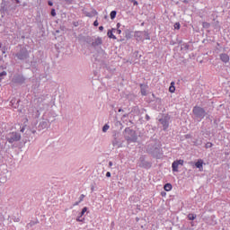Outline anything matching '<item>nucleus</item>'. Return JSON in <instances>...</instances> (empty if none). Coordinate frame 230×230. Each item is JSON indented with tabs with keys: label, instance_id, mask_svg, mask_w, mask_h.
<instances>
[{
	"label": "nucleus",
	"instance_id": "nucleus-1",
	"mask_svg": "<svg viewBox=\"0 0 230 230\" xmlns=\"http://www.w3.org/2000/svg\"><path fill=\"white\" fill-rule=\"evenodd\" d=\"M124 137L128 144L137 142V133H136V130L131 129L130 128H125Z\"/></svg>",
	"mask_w": 230,
	"mask_h": 230
},
{
	"label": "nucleus",
	"instance_id": "nucleus-19",
	"mask_svg": "<svg viewBox=\"0 0 230 230\" xmlns=\"http://www.w3.org/2000/svg\"><path fill=\"white\" fill-rule=\"evenodd\" d=\"M7 181H8V178L6 177V175L0 176V182L2 184H4V182H6Z\"/></svg>",
	"mask_w": 230,
	"mask_h": 230
},
{
	"label": "nucleus",
	"instance_id": "nucleus-10",
	"mask_svg": "<svg viewBox=\"0 0 230 230\" xmlns=\"http://www.w3.org/2000/svg\"><path fill=\"white\" fill-rule=\"evenodd\" d=\"M219 57H220V60L225 64H227V62H229V55L226 53H222L219 55Z\"/></svg>",
	"mask_w": 230,
	"mask_h": 230
},
{
	"label": "nucleus",
	"instance_id": "nucleus-38",
	"mask_svg": "<svg viewBox=\"0 0 230 230\" xmlns=\"http://www.w3.org/2000/svg\"><path fill=\"white\" fill-rule=\"evenodd\" d=\"M97 13H98V12H97L96 10L93 9V10L92 11V15H96Z\"/></svg>",
	"mask_w": 230,
	"mask_h": 230
},
{
	"label": "nucleus",
	"instance_id": "nucleus-56",
	"mask_svg": "<svg viewBox=\"0 0 230 230\" xmlns=\"http://www.w3.org/2000/svg\"><path fill=\"white\" fill-rule=\"evenodd\" d=\"M21 132H24V129H22Z\"/></svg>",
	"mask_w": 230,
	"mask_h": 230
},
{
	"label": "nucleus",
	"instance_id": "nucleus-33",
	"mask_svg": "<svg viewBox=\"0 0 230 230\" xmlns=\"http://www.w3.org/2000/svg\"><path fill=\"white\" fill-rule=\"evenodd\" d=\"M131 3H133L134 6H137L138 3L136 0H130Z\"/></svg>",
	"mask_w": 230,
	"mask_h": 230
},
{
	"label": "nucleus",
	"instance_id": "nucleus-22",
	"mask_svg": "<svg viewBox=\"0 0 230 230\" xmlns=\"http://www.w3.org/2000/svg\"><path fill=\"white\" fill-rule=\"evenodd\" d=\"M87 213V207H84L82 211L80 212V217H84Z\"/></svg>",
	"mask_w": 230,
	"mask_h": 230
},
{
	"label": "nucleus",
	"instance_id": "nucleus-37",
	"mask_svg": "<svg viewBox=\"0 0 230 230\" xmlns=\"http://www.w3.org/2000/svg\"><path fill=\"white\" fill-rule=\"evenodd\" d=\"M214 26H215L216 29H218V28H219V26H218V21H217V22L214 23Z\"/></svg>",
	"mask_w": 230,
	"mask_h": 230
},
{
	"label": "nucleus",
	"instance_id": "nucleus-42",
	"mask_svg": "<svg viewBox=\"0 0 230 230\" xmlns=\"http://www.w3.org/2000/svg\"><path fill=\"white\" fill-rule=\"evenodd\" d=\"M106 177H111V172H106Z\"/></svg>",
	"mask_w": 230,
	"mask_h": 230
},
{
	"label": "nucleus",
	"instance_id": "nucleus-23",
	"mask_svg": "<svg viewBox=\"0 0 230 230\" xmlns=\"http://www.w3.org/2000/svg\"><path fill=\"white\" fill-rule=\"evenodd\" d=\"M202 26H203V28H210V26H211V23H209V22H204L203 23H202Z\"/></svg>",
	"mask_w": 230,
	"mask_h": 230
},
{
	"label": "nucleus",
	"instance_id": "nucleus-53",
	"mask_svg": "<svg viewBox=\"0 0 230 230\" xmlns=\"http://www.w3.org/2000/svg\"><path fill=\"white\" fill-rule=\"evenodd\" d=\"M183 3H186V4H187V3H188V0H184Z\"/></svg>",
	"mask_w": 230,
	"mask_h": 230
},
{
	"label": "nucleus",
	"instance_id": "nucleus-2",
	"mask_svg": "<svg viewBox=\"0 0 230 230\" xmlns=\"http://www.w3.org/2000/svg\"><path fill=\"white\" fill-rule=\"evenodd\" d=\"M147 152L152 154L154 157H159V154H161V149L159 148V144L151 143L147 146Z\"/></svg>",
	"mask_w": 230,
	"mask_h": 230
},
{
	"label": "nucleus",
	"instance_id": "nucleus-54",
	"mask_svg": "<svg viewBox=\"0 0 230 230\" xmlns=\"http://www.w3.org/2000/svg\"><path fill=\"white\" fill-rule=\"evenodd\" d=\"M86 15H87V17H91V14H89V13H88V14H86Z\"/></svg>",
	"mask_w": 230,
	"mask_h": 230
},
{
	"label": "nucleus",
	"instance_id": "nucleus-27",
	"mask_svg": "<svg viewBox=\"0 0 230 230\" xmlns=\"http://www.w3.org/2000/svg\"><path fill=\"white\" fill-rule=\"evenodd\" d=\"M13 222H21V217H13Z\"/></svg>",
	"mask_w": 230,
	"mask_h": 230
},
{
	"label": "nucleus",
	"instance_id": "nucleus-44",
	"mask_svg": "<svg viewBox=\"0 0 230 230\" xmlns=\"http://www.w3.org/2000/svg\"><path fill=\"white\" fill-rule=\"evenodd\" d=\"M81 201H76L75 203H74V206H78V204H80Z\"/></svg>",
	"mask_w": 230,
	"mask_h": 230
},
{
	"label": "nucleus",
	"instance_id": "nucleus-14",
	"mask_svg": "<svg viewBox=\"0 0 230 230\" xmlns=\"http://www.w3.org/2000/svg\"><path fill=\"white\" fill-rule=\"evenodd\" d=\"M112 145L113 146H121V144H119V140H118V138L116 137V135H115V137H114V140L112 141Z\"/></svg>",
	"mask_w": 230,
	"mask_h": 230
},
{
	"label": "nucleus",
	"instance_id": "nucleus-17",
	"mask_svg": "<svg viewBox=\"0 0 230 230\" xmlns=\"http://www.w3.org/2000/svg\"><path fill=\"white\" fill-rule=\"evenodd\" d=\"M202 164H204V162L202 160H199L196 164L195 166L196 168H199L200 170V168H202Z\"/></svg>",
	"mask_w": 230,
	"mask_h": 230
},
{
	"label": "nucleus",
	"instance_id": "nucleus-7",
	"mask_svg": "<svg viewBox=\"0 0 230 230\" xmlns=\"http://www.w3.org/2000/svg\"><path fill=\"white\" fill-rule=\"evenodd\" d=\"M170 119L171 118L169 115H164L163 118L159 119V122L164 127V130H166L168 127H170Z\"/></svg>",
	"mask_w": 230,
	"mask_h": 230
},
{
	"label": "nucleus",
	"instance_id": "nucleus-6",
	"mask_svg": "<svg viewBox=\"0 0 230 230\" xmlns=\"http://www.w3.org/2000/svg\"><path fill=\"white\" fill-rule=\"evenodd\" d=\"M15 57L18 60H26V58L30 57V54L26 49H22L18 53H16Z\"/></svg>",
	"mask_w": 230,
	"mask_h": 230
},
{
	"label": "nucleus",
	"instance_id": "nucleus-45",
	"mask_svg": "<svg viewBox=\"0 0 230 230\" xmlns=\"http://www.w3.org/2000/svg\"><path fill=\"white\" fill-rule=\"evenodd\" d=\"M15 2L17 3V4H21V1H19V0H15Z\"/></svg>",
	"mask_w": 230,
	"mask_h": 230
},
{
	"label": "nucleus",
	"instance_id": "nucleus-13",
	"mask_svg": "<svg viewBox=\"0 0 230 230\" xmlns=\"http://www.w3.org/2000/svg\"><path fill=\"white\" fill-rule=\"evenodd\" d=\"M112 31H114L109 30L108 32H107V35H108L109 39H113L114 40H116L117 38H116V36L112 33Z\"/></svg>",
	"mask_w": 230,
	"mask_h": 230
},
{
	"label": "nucleus",
	"instance_id": "nucleus-3",
	"mask_svg": "<svg viewBox=\"0 0 230 230\" xmlns=\"http://www.w3.org/2000/svg\"><path fill=\"white\" fill-rule=\"evenodd\" d=\"M6 141L8 143H17V141H21V133L19 132H10L5 137Z\"/></svg>",
	"mask_w": 230,
	"mask_h": 230
},
{
	"label": "nucleus",
	"instance_id": "nucleus-11",
	"mask_svg": "<svg viewBox=\"0 0 230 230\" xmlns=\"http://www.w3.org/2000/svg\"><path fill=\"white\" fill-rule=\"evenodd\" d=\"M141 94L142 96H146V89H148V85L146 84H140Z\"/></svg>",
	"mask_w": 230,
	"mask_h": 230
},
{
	"label": "nucleus",
	"instance_id": "nucleus-34",
	"mask_svg": "<svg viewBox=\"0 0 230 230\" xmlns=\"http://www.w3.org/2000/svg\"><path fill=\"white\" fill-rule=\"evenodd\" d=\"M84 199H85V195H84V194H82L81 196H80V198H79V201H83L84 200Z\"/></svg>",
	"mask_w": 230,
	"mask_h": 230
},
{
	"label": "nucleus",
	"instance_id": "nucleus-9",
	"mask_svg": "<svg viewBox=\"0 0 230 230\" xmlns=\"http://www.w3.org/2000/svg\"><path fill=\"white\" fill-rule=\"evenodd\" d=\"M179 166H184V160H176L172 163V172H179Z\"/></svg>",
	"mask_w": 230,
	"mask_h": 230
},
{
	"label": "nucleus",
	"instance_id": "nucleus-48",
	"mask_svg": "<svg viewBox=\"0 0 230 230\" xmlns=\"http://www.w3.org/2000/svg\"><path fill=\"white\" fill-rule=\"evenodd\" d=\"M128 115V114H124L123 115V118H127Z\"/></svg>",
	"mask_w": 230,
	"mask_h": 230
},
{
	"label": "nucleus",
	"instance_id": "nucleus-43",
	"mask_svg": "<svg viewBox=\"0 0 230 230\" xmlns=\"http://www.w3.org/2000/svg\"><path fill=\"white\" fill-rule=\"evenodd\" d=\"M100 31H103V26L99 27Z\"/></svg>",
	"mask_w": 230,
	"mask_h": 230
},
{
	"label": "nucleus",
	"instance_id": "nucleus-8",
	"mask_svg": "<svg viewBox=\"0 0 230 230\" xmlns=\"http://www.w3.org/2000/svg\"><path fill=\"white\" fill-rule=\"evenodd\" d=\"M46 128H49V120L43 119L38 125V130H46Z\"/></svg>",
	"mask_w": 230,
	"mask_h": 230
},
{
	"label": "nucleus",
	"instance_id": "nucleus-29",
	"mask_svg": "<svg viewBox=\"0 0 230 230\" xmlns=\"http://www.w3.org/2000/svg\"><path fill=\"white\" fill-rule=\"evenodd\" d=\"M3 76H6V71H3L0 73V81L3 80Z\"/></svg>",
	"mask_w": 230,
	"mask_h": 230
},
{
	"label": "nucleus",
	"instance_id": "nucleus-57",
	"mask_svg": "<svg viewBox=\"0 0 230 230\" xmlns=\"http://www.w3.org/2000/svg\"><path fill=\"white\" fill-rule=\"evenodd\" d=\"M123 40H119V42H122Z\"/></svg>",
	"mask_w": 230,
	"mask_h": 230
},
{
	"label": "nucleus",
	"instance_id": "nucleus-12",
	"mask_svg": "<svg viewBox=\"0 0 230 230\" xmlns=\"http://www.w3.org/2000/svg\"><path fill=\"white\" fill-rule=\"evenodd\" d=\"M46 100H49V95H41L40 97H39L38 102L40 103H42L46 102Z\"/></svg>",
	"mask_w": 230,
	"mask_h": 230
},
{
	"label": "nucleus",
	"instance_id": "nucleus-52",
	"mask_svg": "<svg viewBox=\"0 0 230 230\" xmlns=\"http://www.w3.org/2000/svg\"><path fill=\"white\" fill-rule=\"evenodd\" d=\"M66 3H71V0H66Z\"/></svg>",
	"mask_w": 230,
	"mask_h": 230
},
{
	"label": "nucleus",
	"instance_id": "nucleus-5",
	"mask_svg": "<svg viewBox=\"0 0 230 230\" xmlns=\"http://www.w3.org/2000/svg\"><path fill=\"white\" fill-rule=\"evenodd\" d=\"M87 44H90L93 48H96L97 46H102V38H96L95 40H93L91 38H86Z\"/></svg>",
	"mask_w": 230,
	"mask_h": 230
},
{
	"label": "nucleus",
	"instance_id": "nucleus-35",
	"mask_svg": "<svg viewBox=\"0 0 230 230\" xmlns=\"http://www.w3.org/2000/svg\"><path fill=\"white\" fill-rule=\"evenodd\" d=\"M148 165H149V164H141L139 166H141V168H146V166H148Z\"/></svg>",
	"mask_w": 230,
	"mask_h": 230
},
{
	"label": "nucleus",
	"instance_id": "nucleus-4",
	"mask_svg": "<svg viewBox=\"0 0 230 230\" xmlns=\"http://www.w3.org/2000/svg\"><path fill=\"white\" fill-rule=\"evenodd\" d=\"M192 112L194 116L199 119H204V118H206V114H208L204 108H200L199 106H195L192 110Z\"/></svg>",
	"mask_w": 230,
	"mask_h": 230
},
{
	"label": "nucleus",
	"instance_id": "nucleus-21",
	"mask_svg": "<svg viewBox=\"0 0 230 230\" xmlns=\"http://www.w3.org/2000/svg\"><path fill=\"white\" fill-rule=\"evenodd\" d=\"M188 218H189V220H195V218H197V215H195V214H189L188 215Z\"/></svg>",
	"mask_w": 230,
	"mask_h": 230
},
{
	"label": "nucleus",
	"instance_id": "nucleus-41",
	"mask_svg": "<svg viewBox=\"0 0 230 230\" xmlns=\"http://www.w3.org/2000/svg\"><path fill=\"white\" fill-rule=\"evenodd\" d=\"M146 121L150 120V116L146 115Z\"/></svg>",
	"mask_w": 230,
	"mask_h": 230
},
{
	"label": "nucleus",
	"instance_id": "nucleus-51",
	"mask_svg": "<svg viewBox=\"0 0 230 230\" xmlns=\"http://www.w3.org/2000/svg\"><path fill=\"white\" fill-rule=\"evenodd\" d=\"M37 112H38L37 118H39V116L40 115V113H39V111H37Z\"/></svg>",
	"mask_w": 230,
	"mask_h": 230
},
{
	"label": "nucleus",
	"instance_id": "nucleus-36",
	"mask_svg": "<svg viewBox=\"0 0 230 230\" xmlns=\"http://www.w3.org/2000/svg\"><path fill=\"white\" fill-rule=\"evenodd\" d=\"M116 125H117V127H120V128H121V127H122V124H121L120 121H117V122H116Z\"/></svg>",
	"mask_w": 230,
	"mask_h": 230
},
{
	"label": "nucleus",
	"instance_id": "nucleus-25",
	"mask_svg": "<svg viewBox=\"0 0 230 230\" xmlns=\"http://www.w3.org/2000/svg\"><path fill=\"white\" fill-rule=\"evenodd\" d=\"M116 11H111L110 14L111 19H116Z\"/></svg>",
	"mask_w": 230,
	"mask_h": 230
},
{
	"label": "nucleus",
	"instance_id": "nucleus-26",
	"mask_svg": "<svg viewBox=\"0 0 230 230\" xmlns=\"http://www.w3.org/2000/svg\"><path fill=\"white\" fill-rule=\"evenodd\" d=\"M174 30H181V23L179 22L174 23Z\"/></svg>",
	"mask_w": 230,
	"mask_h": 230
},
{
	"label": "nucleus",
	"instance_id": "nucleus-32",
	"mask_svg": "<svg viewBox=\"0 0 230 230\" xmlns=\"http://www.w3.org/2000/svg\"><path fill=\"white\" fill-rule=\"evenodd\" d=\"M82 217H78L77 218H76V222H84V218H82Z\"/></svg>",
	"mask_w": 230,
	"mask_h": 230
},
{
	"label": "nucleus",
	"instance_id": "nucleus-28",
	"mask_svg": "<svg viewBox=\"0 0 230 230\" xmlns=\"http://www.w3.org/2000/svg\"><path fill=\"white\" fill-rule=\"evenodd\" d=\"M112 31H114V33H118V35H121V30L119 29H112Z\"/></svg>",
	"mask_w": 230,
	"mask_h": 230
},
{
	"label": "nucleus",
	"instance_id": "nucleus-15",
	"mask_svg": "<svg viewBox=\"0 0 230 230\" xmlns=\"http://www.w3.org/2000/svg\"><path fill=\"white\" fill-rule=\"evenodd\" d=\"M36 224H39V222L38 221H31L30 223L27 224L26 227H27V229H30L33 226H36Z\"/></svg>",
	"mask_w": 230,
	"mask_h": 230
},
{
	"label": "nucleus",
	"instance_id": "nucleus-30",
	"mask_svg": "<svg viewBox=\"0 0 230 230\" xmlns=\"http://www.w3.org/2000/svg\"><path fill=\"white\" fill-rule=\"evenodd\" d=\"M213 146V144L211 142H208L205 146V148H211Z\"/></svg>",
	"mask_w": 230,
	"mask_h": 230
},
{
	"label": "nucleus",
	"instance_id": "nucleus-47",
	"mask_svg": "<svg viewBox=\"0 0 230 230\" xmlns=\"http://www.w3.org/2000/svg\"><path fill=\"white\" fill-rule=\"evenodd\" d=\"M109 166H112V162H109Z\"/></svg>",
	"mask_w": 230,
	"mask_h": 230
},
{
	"label": "nucleus",
	"instance_id": "nucleus-50",
	"mask_svg": "<svg viewBox=\"0 0 230 230\" xmlns=\"http://www.w3.org/2000/svg\"><path fill=\"white\" fill-rule=\"evenodd\" d=\"M119 26H121V24L118 23V24H117V28H119Z\"/></svg>",
	"mask_w": 230,
	"mask_h": 230
},
{
	"label": "nucleus",
	"instance_id": "nucleus-24",
	"mask_svg": "<svg viewBox=\"0 0 230 230\" xmlns=\"http://www.w3.org/2000/svg\"><path fill=\"white\" fill-rule=\"evenodd\" d=\"M109 128H111V127L109 126V124H105L102 127V132H107V130H109Z\"/></svg>",
	"mask_w": 230,
	"mask_h": 230
},
{
	"label": "nucleus",
	"instance_id": "nucleus-18",
	"mask_svg": "<svg viewBox=\"0 0 230 230\" xmlns=\"http://www.w3.org/2000/svg\"><path fill=\"white\" fill-rule=\"evenodd\" d=\"M164 190L165 191H172V184L171 183H166L164 187Z\"/></svg>",
	"mask_w": 230,
	"mask_h": 230
},
{
	"label": "nucleus",
	"instance_id": "nucleus-20",
	"mask_svg": "<svg viewBox=\"0 0 230 230\" xmlns=\"http://www.w3.org/2000/svg\"><path fill=\"white\" fill-rule=\"evenodd\" d=\"M181 49H183L184 51H188V49H190V45L184 43L181 45Z\"/></svg>",
	"mask_w": 230,
	"mask_h": 230
},
{
	"label": "nucleus",
	"instance_id": "nucleus-39",
	"mask_svg": "<svg viewBox=\"0 0 230 230\" xmlns=\"http://www.w3.org/2000/svg\"><path fill=\"white\" fill-rule=\"evenodd\" d=\"M98 24H100V23L98 22V20H96V21L93 22V26H98Z\"/></svg>",
	"mask_w": 230,
	"mask_h": 230
},
{
	"label": "nucleus",
	"instance_id": "nucleus-16",
	"mask_svg": "<svg viewBox=\"0 0 230 230\" xmlns=\"http://www.w3.org/2000/svg\"><path fill=\"white\" fill-rule=\"evenodd\" d=\"M169 92L175 93V83L174 82L171 83V86L169 87Z\"/></svg>",
	"mask_w": 230,
	"mask_h": 230
},
{
	"label": "nucleus",
	"instance_id": "nucleus-31",
	"mask_svg": "<svg viewBox=\"0 0 230 230\" xmlns=\"http://www.w3.org/2000/svg\"><path fill=\"white\" fill-rule=\"evenodd\" d=\"M50 14L52 15V17H55L57 15V12L55 11V9H51Z\"/></svg>",
	"mask_w": 230,
	"mask_h": 230
},
{
	"label": "nucleus",
	"instance_id": "nucleus-46",
	"mask_svg": "<svg viewBox=\"0 0 230 230\" xmlns=\"http://www.w3.org/2000/svg\"><path fill=\"white\" fill-rule=\"evenodd\" d=\"M119 112H123V109H119Z\"/></svg>",
	"mask_w": 230,
	"mask_h": 230
},
{
	"label": "nucleus",
	"instance_id": "nucleus-55",
	"mask_svg": "<svg viewBox=\"0 0 230 230\" xmlns=\"http://www.w3.org/2000/svg\"><path fill=\"white\" fill-rule=\"evenodd\" d=\"M3 44L0 43V49L2 48Z\"/></svg>",
	"mask_w": 230,
	"mask_h": 230
},
{
	"label": "nucleus",
	"instance_id": "nucleus-40",
	"mask_svg": "<svg viewBox=\"0 0 230 230\" xmlns=\"http://www.w3.org/2000/svg\"><path fill=\"white\" fill-rule=\"evenodd\" d=\"M48 4H49V6H53V2L49 1V2H48Z\"/></svg>",
	"mask_w": 230,
	"mask_h": 230
},
{
	"label": "nucleus",
	"instance_id": "nucleus-49",
	"mask_svg": "<svg viewBox=\"0 0 230 230\" xmlns=\"http://www.w3.org/2000/svg\"><path fill=\"white\" fill-rule=\"evenodd\" d=\"M31 132H32V134H35L36 130H35V129H32Z\"/></svg>",
	"mask_w": 230,
	"mask_h": 230
}]
</instances>
